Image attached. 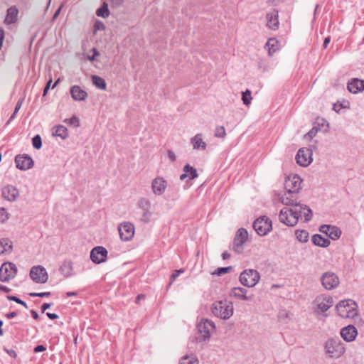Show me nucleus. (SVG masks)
Segmentation results:
<instances>
[{"mask_svg":"<svg viewBox=\"0 0 364 364\" xmlns=\"http://www.w3.org/2000/svg\"><path fill=\"white\" fill-rule=\"evenodd\" d=\"M211 312L215 316L220 319L228 320L233 314V304L228 300L215 301L212 304Z\"/></svg>","mask_w":364,"mask_h":364,"instance_id":"nucleus-1","label":"nucleus"},{"mask_svg":"<svg viewBox=\"0 0 364 364\" xmlns=\"http://www.w3.org/2000/svg\"><path fill=\"white\" fill-rule=\"evenodd\" d=\"M325 350L331 358H340L346 351L343 343L338 338L328 339L325 343Z\"/></svg>","mask_w":364,"mask_h":364,"instance_id":"nucleus-2","label":"nucleus"},{"mask_svg":"<svg viewBox=\"0 0 364 364\" xmlns=\"http://www.w3.org/2000/svg\"><path fill=\"white\" fill-rule=\"evenodd\" d=\"M336 309L342 318H354L357 315L356 304L351 299L341 301Z\"/></svg>","mask_w":364,"mask_h":364,"instance_id":"nucleus-3","label":"nucleus"},{"mask_svg":"<svg viewBox=\"0 0 364 364\" xmlns=\"http://www.w3.org/2000/svg\"><path fill=\"white\" fill-rule=\"evenodd\" d=\"M197 329L200 333V341L208 340L211 334L215 331V326L213 321L203 318L197 325Z\"/></svg>","mask_w":364,"mask_h":364,"instance_id":"nucleus-4","label":"nucleus"},{"mask_svg":"<svg viewBox=\"0 0 364 364\" xmlns=\"http://www.w3.org/2000/svg\"><path fill=\"white\" fill-rule=\"evenodd\" d=\"M259 273L252 269H245L240 275L241 284L247 287H255L259 282Z\"/></svg>","mask_w":364,"mask_h":364,"instance_id":"nucleus-5","label":"nucleus"},{"mask_svg":"<svg viewBox=\"0 0 364 364\" xmlns=\"http://www.w3.org/2000/svg\"><path fill=\"white\" fill-rule=\"evenodd\" d=\"M279 218L284 225L294 226L299 220L298 209L284 208L280 211Z\"/></svg>","mask_w":364,"mask_h":364,"instance_id":"nucleus-6","label":"nucleus"},{"mask_svg":"<svg viewBox=\"0 0 364 364\" xmlns=\"http://www.w3.org/2000/svg\"><path fill=\"white\" fill-rule=\"evenodd\" d=\"M29 276L37 284H45L48 279L47 271L41 265L33 266L30 270Z\"/></svg>","mask_w":364,"mask_h":364,"instance_id":"nucleus-7","label":"nucleus"},{"mask_svg":"<svg viewBox=\"0 0 364 364\" xmlns=\"http://www.w3.org/2000/svg\"><path fill=\"white\" fill-rule=\"evenodd\" d=\"M247 238L248 233L247 229H238L235 235L232 245V249L236 253L240 254L243 252V245L247 241Z\"/></svg>","mask_w":364,"mask_h":364,"instance_id":"nucleus-8","label":"nucleus"},{"mask_svg":"<svg viewBox=\"0 0 364 364\" xmlns=\"http://www.w3.org/2000/svg\"><path fill=\"white\" fill-rule=\"evenodd\" d=\"M17 269L14 264L5 262L0 267V281L8 282L14 278L16 274Z\"/></svg>","mask_w":364,"mask_h":364,"instance_id":"nucleus-9","label":"nucleus"},{"mask_svg":"<svg viewBox=\"0 0 364 364\" xmlns=\"http://www.w3.org/2000/svg\"><path fill=\"white\" fill-rule=\"evenodd\" d=\"M302 179L297 174H289L285 180V188L287 191L298 193L301 188Z\"/></svg>","mask_w":364,"mask_h":364,"instance_id":"nucleus-10","label":"nucleus"},{"mask_svg":"<svg viewBox=\"0 0 364 364\" xmlns=\"http://www.w3.org/2000/svg\"><path fill=\"white\" fill-rule=\"evenodd\" d=\"M321 281L323 287L328 290L333 289L337 287L339 284V279L338 276L330 272L324 273L321 278Z\"/></svg>","mask_w":364,"mask_h":364,"instance_id":"nucleus-11","label":"nucleus"},{"mask_svg":"<svg viewBox=\"0 0 364 364\" xmlns=\"http://www.w3.org/2000/svg\"><path fill=\"white\" fill-rule=\"evenodd\" d=\"M296 160L299 165L306 167L312 161V153L309 149L301 148L299 150Z\"/></svg>","mask_w":364,"mask_h":364,"instance_id":"nucleus-12","label":"nucleus"},{"mask_svg":"<svg viewBox=\"0 0 364 364\" xmlns=\"http://www.w3.org/2000/svg\"><path fill=\"white\" fill-rule=\"evenodd\" d=\"M107 250L102 246H97L90 252V259L95 264L105 262L107 256Z\"/></svg>","mask_w":364,"mask_h":364,"instance_id":"nucleus-13","label":"nucleus"},{"mask_svg":"<svg viewBox=\"0 0 364 364\" xmlns=\"http://www.w3.org/2000/svg\"><path fill=\"white\" fill-rule=\"evenodd\" d=\"M279 201L287 206H293L294 209H298L299 204L297 203L296 193L287 191L279 196Z\"/></svg>","mask_w":364,"mask_h":364,"instance_id":"nucleus-14","label":"nucleus"},{"mask_svg":"<svg viewBox=\"0 0 364 364\" xmlns=\"http://www.w3.org/2000/svg\"><path fill=\"white\" fill-rule=\"evenodd\" d=\"M266 26L268 28L276 31L279 28V11L276 9H273L267 13L266 14Z\"/></svg>","mask_w":364,"mask_h":364,"instance_id":"nucleus-15","label":"nucleus"},{"mask_svg":"<svg viewBox=\"0 0 364 364\" xmlns=\"http://www.w3.org/2000/svg\"><path fill=\"white\" fill-rule=\"evenodd\" d=\"M167 181L163 177H156L151 182V189L155 195L161 196L165 193Z\"/></svg>","mask_w":364,"mask_h":364,"instance_id":"nucleus-16","label":"nucleus"},{"mask_svg":"<svg viewBox=\"0 0 364 364\" xmlns=\"http://www.w3.org/2000/svg\"><path fill=\"white\" fill-rule=\"evenodd\" d=\"M193 149L197 151H205L207 149V143L205 141L201 133L196 134L190 139Z\"/></svg>","mask_w":364,"mask_h":364,"instance_id":"nucleus-17","label":"nucleus"},{"mask_svg":"<svg viewBox=\"0 0 364 364\" xmlns=\"http://www.w3.org/2000/svg\"><path fill=\"white\" fill-rule=\"evenodd\" d=\"M340 333L344 341L351 342L355 339L358 331L354 326L348 325L341 328Z\"/></svg>","mask_w":364,"mask_h":364,"instance_id":"nucleus-18","label":"nucleus"},{"mask_svg":"<svg viewBox=\"0 0 364 364\" xmlns=\"http://www.w3.org/2000/svg\"><path fill=\"white\" fill-rule=\"evenodd\" d=\"M317 309L320 312H326L333 306V299L330 296L318 297L316 299Z\"/></svg>","mask_w":364,"mask_h":364,"instance_id":"nucleus-19","label":"nucleus"},{"mask_svg":"<svg viewBox=\"0 0 364 364\" xmlns=\"http://www.w3.org/2000/svg\"><path fill=\"white\" fill-rule=\"evenodd\" d=\"M348 90L353 94L362 92L364 90V80L358 78L351 80L348 83Z\"/></svg>","mask_w":364,"mask_h":364,"instance_id":"nucleus-20","label":"nucleus"},{"mask_svg":"<svg viewBox=\"0 0 364 364\" xmlns=\"http://www.w3.org/2000/svg\"><path fill=\"white\" fill-rule=\"evenodd\" d=\"M264 48L269 55L272 56L280 48L279 41L276 38H270L267 41Z\"/></svg>","mask_w":364,"mask_h":364,"instance_id":"nucleus-21","label":"nucleus"},{"mask_svg":"<svg viewBox=\"0 0 364 364\" xmlns=\"http://www.w3.org/2000/svg\"><path fill=\"white\" fill-rule=\"evenodd\" d=\"M247 289L242 287H234L231 289L230 291V296H233L235 298L242 299L244 301H250L252 300V297L247 296Z\"/></svg>","mask_w":364,"mask_h":364,"instance_id":"nucleus-22","label":"nucleus"},{"mask_svg":"<svg viewBox=\"0 0 364 364\" xmlns=\"http://www.w3.org/2000/svg\"><path fill=\"white\" fill-rule=\"evenodd\" d=\"M70 94L74 100H84L87 97L86 91L77 85H74L70 88Z\"/></svg>","mask_w":364,"mask_h":364,"instance_id":"nucleus-23","label":"nucleus"},{"mask_svg":"<svg viewBox=\"0 0 364 364\" xmlns=\"http://www.w3.org/2000/svg\"><path fill=\"white\" fill-rule=\"evenodd\" d=\"M183 173L181 175L180 179L181 181L188 178L189 180H193L196 178L198 176V172L195 168L190 166L189 164H186L183 167Z\"/></svg>","mask_w":364,"mask_h":364,"instance_id":"nucleus-24","label":"nucleus"},{"mask_svg":"<svg viewBox=\"0 0 364 364\" xmlns=\"http://www.w3.org/2000/svg\"><path fill=\"white\" fill-rule=\"evenodd\" d=\"M18 191L12 186H8L4 188L2 196L8 200H14L18 196Z\"/></svg>","mask_w":364,"mask_h":364,"instance_id":"nucleus-25","label":"nucleus"},{"mask_svg":"<svg viewBox=\"0 0 364 364\" xmlns=\"http://www.w3.org/2000/svg\"><path fill=\"white\" fill-rule=\"evenodd\" d=\"M139 207L144 210L143 219L147 220L150 215L151 203L146 198H141L138 202Z\"/></svg>","mask_w":364,"mask_h":364,"instance_id":"nucleus-26","label":"nucleus"},{"mask_svg":"<svg viewBox=\"0 0 364 364\" xmlns=\"http://www.w3.org/2000/svg\"><path fill=\"white\" fill-rule=\"evenodd\" d=\"M18 14V11L15 6H11L7 10V14L5 18L4 22L6 24L14 23Z\"/></svg>","mask_w":364,"mask_h":364,"instance_id":"nucleus-27","label":"nucleus"},{"mask_svg":"<svg viewBox=\"0 0 364 364\" xmlns=\"http://www.w3.org/2000/svg\"><path fill=\"white\" fill-rule=\"evenodd\" d=\"M312 242L319 247H326L330 245V241L328 238L323 237L322 235L315 234L311 237Z\"/></svg>","mask_w":364,"mask_h":364,"instance_id":"nucleus-28","label":"nucleus"},{"mask_svg":"<svg viewBox=\"0 0 364 364\" xmlns=\"http://www.w3.org/2000/svg\"><path fill=\"white\" fill-rule=\"evenodd\" d=\"M272 221L266 216H261L255 220L252 228H272Z\"/></svg>","mask_w":364,"mask_h":364,"instance_id":"nucleus-29","label":"nucleus"},{"mask_svg":"<svg viewBox=\"0 0 364 364\" xmlns=\"http://www.w3.org/2000/svg\"><path fill=\"white\" fill-rule=\"evenodd\" d=\"M12 250V242L6 239H0V254L10 253Z\"/></svg>","mask_w":364,"mask_h":364,"instance_id":"nucleus-30","label":"nucleus"},{"mask_svg":"<svg viewBox=\"0 0 364 364\" xmlns=\"http://www.w3.org/2000/svg\"><path fill=\"white\" fill-rule=\"evenodd\" d=\"M119 237L123 241L130 240L134 235L135 229H117Z\"/></svg>","mask_w":364,"mask_h":364,"instance_id":"nucleus-31","label":"nucleus"},{"mask_svg":"<svg viewBox=\"0 0 364 364\" xmlns=\"http://www.w3.org/2000/svg\"><path fill=\"white\" fill-rule=\"evenodd\" d=\"M298 213H299V218H301L304 216L305 221H309L311 220L312 217V212L311 209L307 208L306 206L303 205H299L298 206Z\"/></svg>","mask_w":364,"mask_h":364,"instance_id":"nucleus-32","label":"nucleus"},{"mask_svg":"<svg viewBox=\"0 0 364 364\" xmlns=\"http://www.w3.org/2000/svg\"><path fill=\"white\" fill-rule=\"evenodd\" d=\"M53 135L65 139L68 136V131L65 127L58 125L53 128Z\"/></svg>","mask_w":364,"mask_h":364,"instance_id":"nucleus-33","label":"nucleus"},{"mask_svg":"<svg viewBox=\"0 0 364 364\" xmlns=\"http://www.w3.org/2000/svg\"><path fill=\"white\" fill-rule=\"evenodd\" d=\"M320 231L325 233L326 236L332 240H337L341 237V229H325V230H322V229H319Z\"/></svg>","mask_w":364,"mask_h":364,"instance_id":"nucleus-34","label":"nucleus"},{"mask_svg":"<svg viewBox=\"0 0 364 364\" xmlns=\"http://www.w3.org/2000/svg\"><path fill=\"white\" fill-rule=\"evenodd\" d=\"M92 82L93 85L97 87V88L105 90L107 88V83L105 80L97 75H92Z\"/></svg>","mask_w":364,"mask_h":364,"instance_id":"nucleus-35","label":"nucleus"},{"mask_svg":"<svg viewBox=\"0 0 364 364\" xmlns=\"http://www.w3.org/2000/svg\"><path fill=\"white\" fill-rule=\"evenodd\" d=\"M296 239L301 242H306L309 239V232L304 229H297L295 232Z\"/></svg>","mask_w":364,"mask_h":364,"instance_id":"nucleus-36","label":"nucleus"},{"mask_svg":"<svg viewBox=\"0 0 364 364\" xmlns=\"http://www.w3.org/2000/svg\"><path fill=\"white\" fill-rule=\"evenodd\" d=\"M179 364H199V362L196 356L191 355L182 357Z\"/></svg>","mask_w":364,"mask_h":364,"instance_id":"nucleus-37","label":"nucleus"},{"mask_svg":"<svg viewBox=\"0 0 364 364\" xmlns=\"http://www.w3.org/2000/svg\"><path fill=\"white\" fill-rule=\"evenodd\" d=\"M96 14L98 16H101V17H103V18L108 17L109 14V9H108L107 4L105 2L103 4V5L100 9H98L97 10Z\"/></svg>","mask_w":364,"mask_h":364,"instance_id":"nucleus-38","label":"nucleus"},{"mask_svg":"<svg viewBox=\"0 0 364 364\" xmlns=\"http://www.w3.org/2000/svg\"><path fill=\"white\" fill-rule=\"evenodd\" d=\"M252 97L251 96V91L250 90H246L245 92L242 93V100L244 105L248 106L250 105Z\"/></svg>","mask_w":364,"mask_h":364,"instance_id":"nucleus-39","label":"nucleus"},{"mask_svg":"<svg viewBox=\"0 0 364 364\" xmlns=\"http://www.w3.org/2000/svg\"><path fill=\"white\" fill-rule=\"evenodd\" d=\"M214 136L217 138H225L226 136V131L223 126H218L214 131Z\"/></svg>","mask_w":364,"mask_h":364,"instance_id":"nucleus-40","label":"nucleus"},{"mask_svg":"<svg viewBox=\"0 0 364 364\" xmlns=\"http://www.w3.org/2000/svg\"><path fill=\"white\" fill-rule=\"evenodd\" d=\"M60 270L65 273L67 277L71 274L72 271V264L71 262H64L62 266L60 267Z\"/></svg>","mask_w":364,"mask_h":364,"instance_id":"nucleus-41","label":"nucleus"},{"mask_svg":"<svg viewBox=\"0 0 364 364\" xmlns=\"http://www.w3.org/2000/svg\"><path fill=\"white\" fill-rule=\"evenodd\" d=\"M232 268V267L231 266L227 267H219L213 274L221 276L223 274L230 272Z\"/></svg>","mask_w":364,"mask_h":364,"instance_id":"nucleus-42","label":"nucleus"},{"mask_svg":"<svg viewBox=\"0 0 364 364\" xmlns=\"http://www.w3.org/2000/svg\"><path fill=\"white\" fill-rule=\"evenodd\" d=\"M32 143H33V146L36 149H39L41 147V145H42V141H41V138L39 135H36L35 136L33 139H32Z\"/></svg>","mask_w":364,"mask_h":364,"instance_id":"nucleus-43","label":"nucleus"},{"mask_svg":"<svg viewBox=\"0 0 364 364\" xmlns=\"http://www.w3.org/2000/svg\"><path fill=\"white\" fill-rule=\"evenodd\" d=\"M33 166V161L32 159L26 155H24V169L31 168Z\"/></svg>","mask_w":364,"mask_h":364,"instance_id":"nucleus-44","label":"nucleus"},{"mask_svg":"<svg viewBox=\"0 0 364 364\" xmlns=\"http://www.w3.org/2000/svg\"><path fill=\"white\" fill-rule=\"evenodd\" d=\"M16 166L18 168L23 170V156L21 155H17L15 158Z\"/></svg>","mask_w":364,"mask_h":364,"instance_id":"nucleus-45","label":"nucleus"},{"mask_svg":"<svg viewBox=\"0 0 364 364\" xmlns=\"http://www.w3.org/2000/svg\"><path fill=\"white\" fill-rule=\"evenodd\" d=\"M8 219V213L6 210L3 208H0V222H4Z\"/></svg>","mask_w":364,"mask_h":364,"instance_id":"nucleus-46","label":"nucleus"},{"mask_svg":"<svg viewBox=\"0 0 364 364\" xmlns=\"http://www.w3.org/2000/svg\"><path fill=\"white\" fill-rule=\"evenodd\" d=\"M257 234L259 236L267 235L272 229H255Z\"/></svg>","mask_w":364,"mask_h":364,"instance_id":"nucleus-47","label":"nucleus"},{"mask_svg":"<svg viewBox=\"0 0 364 364\" xmlns=\"http://www.w3.org/2000/svg\"><path fill=\"white\" fill-rule=\"evenodd\" d=\"M28 294H29V296H33V297H36V296L46 297V296H49L50 295V292H49V291H48V292H41V293H34V292H32V293H29Z\"/></svg>","mask_w":364,"mask_h":364,"instance_id":"nucleus-48","label":"nucleus"},{"mask_svg":"<svg viewBox=\"0 0 364 364\" xmlns=\"http://www.w3.org/2000/svg\"><path fill=\"white\" fill-rule=\"evenodd\" d=\"M91 51L93 53V54H92V56L88 55L87 58L90 61H94V60H96L97 57L100 56V53L97 51V50L96 48H92V50Z\"/></svg>","mask_w":364,"mask_h":364,"instance_id":"nucleus-49","label":"nucleus"},{"mask_svg":"<svg viewBox=\"0 0 364 364\" xmlns=\"http://www.w3.org/2000/svg\"><path fill=\"white\" fill-rule=\"evenodd\" d=\"M184 270L183 269L176 270L171 276V282L170 284L180 275V274L183 273Z\"/></svg>","mask_w":364,"mask_h":364,"instance_id":"nucleus-50","label":"nucleus"},{"mask_svg":"<svg viewBox=\"0 0 364 364\" xmlns=\"http://www.w3.org/2000/svg\"><path fill=\"white\" fill-rule=\"evenodd\" d=\"M316 132L317 129L314 127L304 136V137H309V139H311L316 135Z\"/></svg>","mask_w":364,"mask_h":364,"instance_id":"nucleus-51","label":"nucleus"},{"mask_svg":"<svg viewBox=\"0 0 364 364\" xmlns=\"http://www.w3.org/2000/svg\"><path fill=\"white\" fill-rule=\"evenodd\" d=\"M105 28V25L103 23L100 22V21H97L95 24V31H97V30H104Z\"/></svg>","mask_w":364,"mask_h":364,"instance_id":"nucleus-52","label":"nucleus"},{"mask_svg":"<svg viewBox=\"0 0 364 364\" xmlns=\"http://www.w3.org/2000/svg\"><path fill=\"white\" fill-rule=\"evenodd\" d=\"M69 123L74 125L75 127L79 126V120L77 117H73L69 119Z\"/></svg>","mask_w":364,"mask_h":364,"instance_id":"nucleus-53","label":"nucleus"},{"mask_svg":"<svg viewBox=\"0 0 364 364\" xmlns=\"http://www.w3.org/2000/svg\"><path fill=\"white\" fill-rule=\"evenodd\" d=\"M46 350V348L43 345H38L33 349L35 353L43 352Z\"/></svg>","mask_w":364,"mask_h":364,"instance_id":"nucleus-54","label":"nucleus"},{"mask_svg":"<svg viewBox=\"0 0 364 364\" xmlns=\"http://www.w3.org/2000/svg\"><path fill=\"white\" fill-rule=\"evenodd\" d=\"M8 299H9V300L14 301L20 304H23V300H21V299H19L16 296H8Z\"/></svg>","mask_w":364,"mask_h":364,"instance_id":"nucleus-55","label":"nucleus"},{"mask_svg":"<svg viewBox=\"0 0 364 364\" xmlns=\"http://www.w3.org/2000/svg\"><path fill=\"white\" fill-rule=\"evenodd\" d=\"M46 316L50 318V319H52V320H54V319H56V318H58V315H57L56 314H54V313H49V312H47L46 313Z\"/></svg>","mask_w":364,"mask_h":364,"instance_id":"nucleus-56","label":"nucleus"},{"mask_svg":"<svg viewBox=\"0 0 364 364\" xmlns=\"http://www.w3.org/2000/svg\"><path fill=\"white\" fill-rule=\"evenodd\" d=\"M52 304L45 303L41 306V312L44 313L50 307Z\"/></svg>","mask_w":364,"mask_h":364,"instance_id":"nucleus-57","label":"nucleus"},{"mask_svg":"<svg viewBox=\"0 0 364 364\" xmlns=\"http://www.w3.org/2000/svg\"><path fill=\"white\" fill-rule=\"evenodd\" d=\"M168 156L171 161H174L176 158L175 154L171 150L168 151Z\"/></svg>","mask_w":364,"mask_h":364,"instance_id":"nucleus-58","label":"nucleus"},{"mask_svg":"<svg viewBox=\"0 0 364 364\" xmlns=\"http://www.w3.org/2000/svg\"><path fill=\"white\" fill-rule=\"evenodd\" d=\"M5 351L11 357L13 358H16V353L15 350H12V349H5Z\"/></svg>","mask_w":364,"mask_h":364,"instance_id":"nucleus-59","label":"nucleus"},{"mask_svg":"<svg viewBox=\"0 0 364 364\" xmlns=\"http://www.w3.org/2000/svg\"><path fill=\"white\" fill-rule=\"evenodd\" d=\"M16 315H17L16 312L13 311V312H11V313L6 314V317L7 318L10 319V318H12L15 317Z\"/></svg>","mask_w":364,"mask_h":364,"instance_id":"nucleus-60","label":"nucleus"},{"mask_svg":"<svg viewBox=\"0 0 364 364\" xmlns=\"http://www.w3.org/2000/svg\"><path fill=\"white\" fill-rule=\"evenodd\" d=\"M31 314L32 317H33L35 320L38 319L39 316H38V313H37L36 311H34V310H31Z\"/></svg>","mask_w":364,"mask_h":364,"instance_id":"nucleus-61","label":"nucleus"},{"mask_svg":"<svg viewBox=\"0 0 364 364\" xmlns=\"http://www.w3.org/2000/svg\"><path fill=\"white\" fill-rule=\"evenodd\" d=\"M144 298H145V296H144V294H139V295L137 296L135 302H136L137 304H139V302H140V301H141V299H144Z\"/></svg>","mask_w":364,"mask_h":364,"instance_id":"nucleus-62","label":"nucleus"},{"mask_svg":"<svg viewBox=\"0 0 364 364\" xmlns=\"http://www.w3.org/2000/svg\"><path fill=\"white\" fill-rule=\"evenodd\" d=\"M222 257L223 259H228L230 257V253L225 251L222 254Z\"/></svg>","mask_w":364,"mask_h":364,"instance_id":"nucleus-63","label":"nucleus"},{"mask_svg":"<svg viewBox=\"0 0 364 364\" xmlns=\"http://www.w3.org/2000/svg\"><path fill=\"white\" fill-rule=\"evenodd\" d=\"M330 41H331L330 37H326V38H325L324 42H323V47H324L325 48L328 46V43H329Z\"/></svg>","mask_w":364,"mask_h":364,"instance_id":"nucleus-64","label":"nucleus"}]
</instances>
